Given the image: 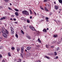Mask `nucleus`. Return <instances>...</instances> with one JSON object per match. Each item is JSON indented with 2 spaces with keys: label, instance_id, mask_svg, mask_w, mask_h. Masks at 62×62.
Listing matches in <instances>:
<instances>
[{
  "label": "nucleus",
  "instance_id": "obj_29",
  "mask_svg": "<svg viewBox=\"0 0 62 62\" xmlns=\"http://www.w3.org/2000/svg\"><path fill=\"white\" fill-rule=\"evenodd\" d=\"M16 37L17 38H18V35H17V34H16Z\"/></svg>",
  "mask_w": 62,
  "mask_h": 62
},
{
  "label": "nucleus",
  "instance_id": "obj_58",
  "mask_svg": "<svg viewBox=\"0 0 62 62\" xmlns=\"http://www.w3.org/2000/svg\"><path fill=\"white\" fill-rule=\"evenodd\" d=\"M46 22H49V20H46Z\"/></svg>",
  "mask_w": 62,
  "mask_h": 62
},
{
  "label": "nucleus",
  "instance_id": "obj_1",
  "mask_svg": "<svg viewBox=\"0 0 62 62\" xmlns=\"http://www.w3.org/2000/svg\"><path fill=\"white\" fill-rule=\"evenodd\" d=\"M2 32L3 33L2 34V36L4 37L5 38H7L8 37L7 34H8V31H2Z\"/></svg>",
  "mask_w": 62,
  "mask_h": 62
},
{
  "label": "nucleus",
  "instance_id": "obj_22",
  "mask_svg": "<svg viewBox=\"0 0 62 62\" xmlns=\"http://www.w3.org/2000/svg\"><path fill=\"white\" fill-rule=\"evenodd\" d=\"M54 38H56L57 37V35L56 34L54 35Z\"/></svg>",
  "mask_w": 62,
  "mask_h": 62
},
{
  "label": "nucleus",
  "instance_id": "obj_37",
  "mask_svg": "<svg viewBox=\"0 0 62 62\" xmlns=\"http://www.w3.org/2000/svg\"><path fill=\"white\" fill-rule=\"evenodd\" d=\"M3 48V46H1L0 47V49H2Z\"/></svg>",
  "mask_w": 62,
  "mask_h": 62
},
{
  "label": "nucleus",
  "instance_id": "obj_24",
  "mask_svg": "<svg viewBox=\"0 0 62 62\" xmlns=\"http://www.w3.org/2000/svg\"><path fill=\"white\" fill-rule=\"evenodd\" d=\"M46 58H47V59H50V58L49 57H48L47 56H46Z\"/></svg>",
  "mask_w": 62,
  "mask_h": 62
},
{
  "label": "nucleus",
  "instance_id": "obj_53",
  "mask_svg": "<svg viewBox=\"0 0 62 62\" xmlns=\"http://www.w3.org/2000/svg\"><path fill=\"white\" fill-rule=\"evenodd\" d=\"M24 21H25V22H26V19H25L24 20Z\"/></svg>",
  "mask_w": 62,
  "mask_h": 62
},
{
  "label": "nucleus",
  "instance_id": "obj_48",
  "mask_svg": "<svg viewBox=\"0 0 62 62\" xmlns=\"http://www.w3.org/2000/svg\"><path fill=\"white\" fill-rule=\"evenodd\" d=\"M13 20L15 21H16V19H13Z\"/></svg>",
  "mask_w": 62,
  "mask_h": 62
},
{
  "label": "nucleus",
  "instance_id": "obj_45",
  "mask_svg": "<svg viewBox=\"0 0 62 62\" xmlns=\"http://www.w3.org/2000/svg\"><path fill=\"white\" fill-rule=\"evenodd\" d=\"M55 22H56L57 24H58V23H57V21H55Z\"/></svg>",
  "mask_w": 62,
  "mask_h": 62
},
{
  "label": "nucleus",
  "instance_id": "obj_50",
  "mask_svg": "<svg viewBox=\"0 0 62 62\" xmlns=\"http://www.w3.org/2000/svg\"><path fill=\"white\" fill-rule=\"evenodd\" d=\"M10 20H11V21H12L13 20V19L12 18H11L10 19Z\"/></svg>",
  "mask_w": 62,
  "mask_h": 62
},
{
  "label": "nucleus",
  "instance_id": "obj_10",
  "mask_svg": "<svg viewBox=\"0 0 62 62\" xmlns=\"http://www.w3.org/2000/svg\"><path fill=\"white\" fill-rule=\"evenodd\" d=\"M31 48V47H28L27 48V50H30Z\"/></svg>",
  "mask_w": 62,
  "mask_h": 62
},
{
  "label": "nucleus",
  "instance_id": "obj_6",
  "mask_svg": "<svg viewBox=\"0 0 62 62\" xmlns=\"http://www.w3.org/2000/svg\"><path fill=\"white\" fill-rule=\"evenodd\" d=\"M59 7L58 5H55V9H56V10H57V9H58V8Z\"/></svg>",
  "mask_w": 62,
  "mask_h": 62
},
{
  "label": "nucleus",
  "instance_id": "obj_39",
  "mask_svg": "<svg viewBox=\"0 0 62 62\" xmlns=\"http://www.w3.org/2000/svg\"><path fill=\"white\" fill-rule=\"evenodd\" d=\"M58 56L56 57V59H58Z\"/></svg>",
  "mask_w": 62,
  "mask_h": 62
},
{
  "label": "nucleus",
  "instance_id": "obj_13",
  "mask_svg": "<svg viewBox=\"0 0 62 62\" xmlns=\"http://www.w3.org/2000/svg\"><path fill=\"white\" fill-rule=\"evenodd\" d=\"M59 2L61 4H62V0H58Z\"/></svg>",
  "mask_w": 62,
  "mask_h": 62
},
{
  "label": "nucleus",
  "instance_id": "obj_21",
  "mask_svg": "<svg viewBox=\"0 0 62 62\" xmlns=\"http://www.w3.org/2000/svg\"><path fill=\"white\" fill-rule=\"evenodd\" d=\"M8 55L9 56H11V55H10V53L9 52H8Z\"/></svg>",
  "mask_w": 62,
  "mask_h": 62
},
{
  "label": "nucleus",
  "instance_id": "obj_15",
  "mask_svg": "<svg viewBox=\"0 0 62 62\" xmlns=\"http://www.w3.org/2000/svg\"><path fill=\"white\" fill-rule=\"evenodd\" d=\"M45 9L46 11H49V10H48V9H47V8H46L45 7Z\"/></svg>",
  "mask_w": 62,
  "mask_h": 62
},
{
  "label": "nucleus",
  "instance_id": "obj_33",
  "mask_svg": "<svg viewBox=\"0 0 62 62\" xmlns=\"http://www.w3.org/2000/svg\"><path fill=\"white\" fill-rule=\"evenodd\" d=\"M47 1H48V0H44V2H47Z\"/></svg>",
  "mask_w": 62,
  "mask_h": 62
},
{
  "label": "nucleus",
  "instance_id": "obj_16",
  "mask_svg": "<svg viewBox=\"0 0 62 62\" xmlns=\"http://www.w3.org/2000/svg\"><path fill=\"white\" fill-rule=\"evenodd\" d=\"M29 10L30 11V14H32V11H31V9H29Z\"/></svg>",
  "mask_w": 62,
  "mask_h": 62
},
{
  "label": "nucleus",
  "instance_id": "obj_4",
  "mask_svg": "<svg viewBox=\"0 0 62 62\" xmlns=\"http://www.w3.org/2000/svg\"><path fill=\"white\" fill-rule=\"evenodd\" d=\"M23 50H24V47H21V52L22 54L23 53Z\"/></svg>",
  "mask_w": 62,
  "mask_h": 62
},
{
  "label": "nucleus",
  "instance_id": "obj_3",
  "mask_svg": "<svg viewBox=\"0 0 62 62\" xmlns=\"http://www.w3.org/2000/svg\"><path fill=\"white\" fill-rule=\"evenodd\" d=\"M30 28H31V29L33 31H37V30L35 29V28H34L33 27H31V26H30Z\"/></svg>",
  "mask_w": 62,
  "mask_h": 62
},
{
  "label": "nucleus",
  "instance_id": "obj_46",
  "mask_svg": "<svg viewBox=\"0 0 62 62\" xmlns=\"http://www.w3.org/2000/svg\"><path fill=\"white\" fill-rule=\"evenodd\" d=\"M51 48H54V46H51Z\"/></svg>",
  "mask_w": 62,
  "mask_h": 62
},
{
  "label": "nucleus",
  "instance_id": "obj_34",
  "mask_svg": "<svg viewBox=\"0 0 62 62\" xmlns=\"http://www.w3.org/2000/svg\"><path fill=\"white\" fill-rule=\"evenodd\" d=\"M3 8V7L2 6H0V9H1V8Z\"/></svg>",
  "mask_w": 62,
  "mask_h": 62
},
{
  "label": "nucleus",
  "instance_id": "obj_7",
  "mask_svg": "<svg viewBox=\"0 0 62 62\" xmlns=\"http://www.w3.org/2000/svg\"><path fill=\"white\" fill-rule=\"evenodd\" d=\"M27 55L28 56H30L31 55V54L30 53H29V52L27 51Z\"/></svg>",
  "mask_w": 62,
  "mask_h": 62
},
{
  "label": "nucleus",
  "instance_id": "obj_2",
  "mask_svg": "<svg viewBox=\"0 0 62 62\" xmlns=\"http://www.w3.org/2000/svg\"><path fill=\"white\" fill-rule=\"evenodd\" d=\"M22 13L24 15H29V13H28V12L26 11H22Z\"/></svg>",
  "mask_w": 62,
  "mask_h": 62
},
{
  "label": "nucleus",
  "instance_id": "obj_8",
  "mask_svg": "<svg viewBox=\"0 0 62 62\" xmlns=\"http://www.w3.org/2000/svg\"><path fill=\"white\" fill-rule=\"evenodd\" d=\"M6 17L3 16L2 18L0 19V21H2V20H3L4 19H6Z\"/></svg>",
  "mask_w": 62,
  "mask_h": 62
},
{
  "label": "nucleus",
  "instance_id": "obj_49",
  "mask_svg": "<svg viewBox=\"0 0 62 62\" xmlns=\"http://www.w3.org/2000/svg\"><path fill=\"white\" fill-rule=\"evenodd\" d=\"M37 33V34H39V31H36Z\"/></svg>",
  "mask_w": 62,
  "mask_h": 62
},
{
  "label": "nucleus",
  "instance_id": "obj_56",
  "mask_svg": "<svg viewBox=\"0 0 62 62\" xmlns=\"http://www.w3.org/2000/svg\"><path fill=\"white\" fill-rule=\"evenodd\" d=\"M59 10H60V11H61L62 10V9H59Z\"/></svg>",
  "mask_w": 62,
  "mask_h": 62
},
{
  "label": "nucleus",
  "instance_id": "obj_61",
  "mask_svg": "<svg viewBox=\"0 0 62 62\" xmlns=\"http://www.w3.org/2000/svg\"><path fill=\"white\" fill-rule=\"evenodd\" d=\"M46 29H47V30H49V29H48V28H47Z\"/></svg>",
  "mask_w": 62,
  "mask_h": 62
},
{
  "label": "nucleus",
  "instance_id": "obj_20",
  "mask_svg": "<svg viewBox=\"0 0 62 62\" xmlns=\"http://www.w3.org/2000/svg\"><path fill=\"white\" fill-rule=\"evenodd\" d=\"M23 28L25 30H26V26H23Z\"/></svg>",
  "mask_w": 62,
  "mask_h": 62
},
{
  "label": "nucleus",
  "instance_id": "obj_36",
  "mask_svg": "<svg viewBox=\"0 0 62 62\" xmlns=\"http://www.w3.org/2000/svg\"><path fill=\"white\" fill-rule=\"evenodd\" d=\"M21 56L22 57H23V54L22 53L21 54Z\"/></svg>",
  "mask_w": 62,
  "mask_h": 62
},
{
  "label": "nucleus",
  "instance_id": "obj_9",
  "mask_svg": "<svg viewBox=\"0 0 62 62\" xmlns=\"http://www.w3.org/2000/svg\"><path fill=\"white\" fill-rule=\"evenodd\" d=\"M16 50L18 53H19V51L20 50V48L18 47L16 49Z\"/></svg>",
  "mask_w": 62,
  "mask_h": 62
},
{
  "label": "nucleus",
  "instance_id": "obj_64",
  "mask_svg": "<svg viewBox=\"0 0 62 62\" xmlns=\"http://www.w3.org/2000/svg\"><path fill=\"white\" fill-rule=\"evenodd\" d=\"M48 55H50L51 54L50 53L48 54Z\"/></svg>",
  "mask_w": 62,
  "mask_h": 62
},
{
  "label": "nucleus",
  "instance_id": "obj_25",
  "mask_svg": "<svg viewBox=\"0 0 62 62\" xmlns=\"http://www.w3.org/2000/svg\"><path fill=\"white\" fill-rule=\"evenodd\" d=\"M40 8L41 9H42V10H43V9H44L43 8H42L41 6H40Z\"/></svg>",
  "mask_w": 62,
  "mask_h": 62
},
{
  "label": "nucleus",
  "instance_id": "obj_43",
  "mask_svg": "<svg viewBox=\"0 0 62 62\" xmlns=\"http://www.w3.org/2000/svg\"><path fill=\"white\" fill-rule=\"evenodd\" d=\"M56 41H54L53 42V43H55Z\"/></svg>",
  "mask_w": 62,
  "mask_h": 62
},
{
  "label": "nucleus",
  "instance_id": "obj_42",
  "mask_svg": "<svg viewBox=\"0 0 62 62\" xmlns=\"http://www.w3.org/2000/svg\"><path fill=\"white\" fill-rule=\"evenodd\" d=\"M34 14L35 16H36V15H37V14L35 12H34Z\"/></svg>",
  "mask_w": 62,
  "mask_h": 62
},
{
  "label": "nucleus",
  "instance_id": "obj_28",
  "mask_svg": "<svg viewBox=\"0 0 62 62\" xmlns=\"http://www.w3.org/2000/svg\"><path fill=\"white\" fill-rule=\"evenodd\" d=\"M46 46L47 48H48V47H49V46L48 45H46Z\"/></svg>",
  "mask_w": 62,
  "mask_h": 62
},
{
  "label": "nucleus",
  "instance_id": "obj_19",
  "mask_svg": "<svg viewBox=\"0 0 62 62\" xmlns=\"http://www.w3.org/2000/svg\"><path fill=\"white\" fill-rule=\"evenodd\" d=\"M15 10L16 11H17V12H18V11H19V10L18 9H17L16 8L15 9Z\"/></svg>",
  "mask_w": 62,
  "mask_h": 62
},
{
  "label": "nucleus",
  "instance_id": "obj_35",
  "mask_svg": "<svg viewBox=\"0 0 62 62\" xmlns=\"http://www.w3.org/2000/svg\"><path fill=\"white\" fill-rule=\"evenodd\" d=\"M27 22L28 23H30V21L29 20H27Z\"/></svg>",
  "mask_w": 62,
  "mask_h": 62
},
{
  "label": "nucleus",
  "instance_id": "obj_14",
  "mask_svg": "<svg viewBox=\"0 0 62 62\" xmlns=\"http://www.w3.org/2000/svg\"><path fill=\"white\" fill-rule=\"evenodd\" d=\"M11 31H14V30L13 29V28H12V27H11Z\"/></svg>",
  "mask_w": 62,
  "mask_h": 62
},
{
  "label": "nucleus",
  "instance_id": "obj_12",
  "mask_svg": "<svg viewBox=\"0 0 62 62\" xmlns=\"http://www.w3.org/2000/svg\"><path fill=\"white\" fill-rule=\"evenodd\" d=\"M38 41L39 43H41V40H40L39 38L38 39Z\"/></svg>",
  "mask_w": 62,
  "mask_h": 62
},
{
  "label": "nucleus",
  "instance_id": "obj_11",
  "mask_svg": "<svg viewBox=\"0 0 62 62\" xmlns=\"http://www.w3.org/2000/svg\"><path fill=\"white\" fill-rule=\"evenodd\" d=\"M15 15L16 16H19V15L18 14V12H16L15 13Z\"/></svg>",
  "mask_w": 62,
  "mask_h": 62
},
{
  "label": "nucleus",
  "instance_id": "obj_40",
  "mask_svg": "<svg viewBox=\"0 0 62 62\" xmlns=\"http://www.w3.org/2000/svg\"><path fill=\"white\" fill-rule=\"evenodd\" d=\"M21 32L23 34H24V32H23V31H21Z\"/></svg>",
  "mask_w": 62,
  "mask_h": 62
},
{
  "label": "nucleus",
  "instance_id": "obj_38",
  "mask_svg": "<svg viewBox=\"0 0 62 62\" xmlns=\"http://www.w3.org/2000/svg\"><path fill=\"white\" fill-rule=\"evenodd\" d=\"M43 31H46V29H44L43 30Z\"/></svg>",
  "mask_w": 62,
  "mask_h": 62
},
{
  "label": "nucleus",
  "instance_id": "obj_47",
  "mask_svg": "<svg viewBox=\"0 0 62 62\" xmlns=\"http://www.w3.org/2000/svg\"><path fill=\"white\" fill-rule=\"evenodd\" d=\"M2 56L0 54V58H2Z\"/></svg>",
  "mask_w": 62,
  "mask_h": 62
},
{
  "label": "nucleus",
  "instance_id": "obj_60",
  "mask_svg": "<svg viewBox=\"0 0 62 62\" xmlns=\"http://www.w3.org/2000/svg\"><path fill=\"white\" fill-rule=\"evenodd\" d=\"M10 6H11V5H12V4L11 3H10Z\"/></svg>",
  "mask_w": 62,
  "mask_h": 62
},
{
  "label": "nucleus",
  "instance_id": "obj_23",
  "mask_svg": "<svg viewBox=\"0 0 62 62\" xmlns=\"http://www.w3.org/2000/svg\"><path fill=\"white\" fill-rule=\"evenodd\" d=\"M12 50H15V48L14 47H12L11 48Z\"/></svg>",
  "mask_w": 62,
  "mask_h": 62
},
{
  "label": "nucleus",
  "instance_id": "obj_18",
  "mask_svg": "<svg viewBox=\"0 0 62 62\" xmlns=\"http://www.w3.org/2000/svg\"><path fill=\"white\" fill-rule=\"evenodd\" d=\"M54 55H57V52H54Z\"/></svg>",
  "mask_w": 62,
  "mask_h": 62
},
{
  "label": "nucleus",
  "instance_id": "obj_54",
  "mask_svg": "<svg viewBox=\"0 0 62 62\" xmlns=\"http://www.w3.org/2000/svg\"><path fill=\"white\" fill-rule=\"evenodd\" d=\"M57 22L58 23H60V21L59 20H58Z\"/></svg>",
  "mask_w": 62,
  "mask_h": 62
},
{
  "label": "nucleus",
  "instance_id": "obj_52",
  "mask_svg": "<svg viewBox=\"0 0 62 62\" xmlns=\"http://www.w3.org/2000/svg\"><path fill=\"white\" fill-rule=\"evenodd\" d=\"M30 19H32V16H31L30 17Z\"/></svg>",
  "mask_w": 62,
  "mask_h": 62
},
{
  "label": "nucleus",
  "instance_id": "obj_5",
  "mask_svg": "<svg viewBox=\"0 0 62 62\" xmlns=\"http://www.w3.org/2000/svg\"><path fill=\"white\" fill-rule=\"evenodd\" d=\"M26 36L27 38H28V39H31V37L30 36H28V34H26Z\"/></svg>",
  "mask_w": 62,
  "mask_h": 62
},
{
  "label": "nucleus",
  "instance_id": "obj_26",
  "mask_svg": "<svg viewBox=\"0 0 62 62\" xmlns=\"http://www.w3.org/2000/svg\"><path fill=\"white\" fill-rule=\"evenodd\" d=\"M21 20H24V17H23L21 18Z\"/></svg>",
  "mask_w": 62,
  "mask_h": 62
},
{
  "label": "nucleus",
  "instance_id": "obj_27",
  "mask_svg": "<svg viewBox=\"0 0 62 62\" xmlns=\"http://www.w3.org/2000/svg\"><path fill=\"white\" fill-rule=\"evenodd\" d=\"M56 51H58L59 50V47H58L56 49Z\"/></svg>",
  "mask_w": 62,
  "mask_h": 62
},
{
  "label": "nucleus",
  "instance_id": "obj_62",
  "mask_svg": "<svg viewBox=\"0 0 62 62\" xmlns=\"http://www.w3.org/2000/svg\"><path fill=\"white\" fill-rule=\"evenodd\" d=\"M61 41H62V38L61 39Z\"/></svg>",
  "mask_w": 62,
  "mask_h": 62
},
{
  "label": "nucleus",
  "instance_id": "obj_17",
  "mask_svg": "<svg viewBox=\"0 0 62 62\" xmlns=\"http://www.w3.org/2000/svg\"><path fill=\"white\" fill-rule=\"evenodd\" d=\"M21 60H22L21 59H18V61L17 62H21Z\"/></svg>",
  "mask_w": 62,
  "mask_h": 62
},
{
  "label": "nucleus",
  "instance_id": "obj_30",
  "mask_svg": "<svg viewBox=\"0 0 62 62\" xmlns=\"http://www.w3.org/2000/svg\"><path fill=\"white\" fill-rule=\"evenodd\" d=\"M11 33L12 34H14V31H11Z\"/></svg>",
  "mask_w": 62,
  "mask_h": 62
},
{
  "label": "nucleus",
  "instance_id": "obj_57",
  "mask_svg": "<svg viewBox=\"0 0 62 62\" xmlns=\"http://www.w3.org/2000/svg\"><path fill=\"white\" fill-rule=\"evenodd\" d=\"M15 23L17 24V22H15Z\"/></svg>",
  "mask_w": 62,
  "mask_h": 62
},
{
  "label": "nucleus",
  "instance_id": "obj_31",
  "mask_svg": "<svg viewBox=\"0 0 62 62\" xmlns=\"http://www.w3.org/2000/svg\"><path fill=\"white\" fill-rule=\"evenodd\" d=\"M9 1V0H6L5 2H7H7H8Z\"/></svg>",
  "mask_w": 62,
  "mask_h": 62
},
{
  "label": "nucleus",
  "instance_id": "obj_44",
  "mask_svg": "<svg viewBox=\"0 0 62 62\" xmlns=\"http://www.w3.org/2000/svg\"><path fill=\"white\" fill-rule=\"evenodd\" d=\"M2 62H5V61L4 60H3Z\"/></svg>",
  "mask_w": 62,
  "mask_h": 62
},
{
  "label": "nucleus",
  "instance_id": "obj_55",
  "mask_svg": "<svg viewBox=\"0 0 62 62\" xmlns=\"http://www.w3.org/2000/svg\"><path fill=\"white\" fill-rule=\"evenodd\" d=\"M47 5L48 7H50V4H48Z\"/></svg>",
  "mask_w": 62,
  "mask_h": 62
},
{
  "label": "nucleus",
  "instance_id": "obj_63",
  "mask_svg": "<svg viewBox=\"0 0 62 62\" xmlns=\"http://www.w3.org/2000/svg\"><path fill=\"white\" fill-rule=\"evenodd\" d=\"M6 31H8L7 30L5 29Z\"/></svg>",
  "mask_w": 62,
  "mask_h": 62
},
{
  "label": "nucleus",
  "instance_id": "obj_32",
  "mask_svg": "<svg viewBox=\"0 0 62 62\" xmlns=\"http://www.w3.org/2000/svg\"><path fill=\"white\" fill-rule=\"evenodd\" d=\"M46 20H49V18L48 17H46Z\"/></svg>",
  "mask_w": 62,
  "mask_h": 62
},
{
  "label": "nucleus",
  "instance_id": "obj_41",
  "mask_svg": "<svg viewBox=\"0 0 62 62\" xmlns=\"http://www.w3.org/2000/svg\"><path fill=\"white\" fill-rule=\"evenodd\" d=\"M8 8L9 9V10H11V9L10 8L8 7Z\"/></svg>",
  "mask_w": 62,
  "mask_h": 62
},
{
  "label": "nucleus",
  "instance_id": "obj_51",
  "mask_svg": "<svg viewBox=\"0 0 62 62\" xmlns=\"http://www.w3.org/2000/svg\"><path fill=\"white\" fill-rule=\"evenodd\" d=\"M54 4H56V2H55V1H54Z\"/></svg>",
  "mask_w": 62,
  "mask_h": 62
},
{
  "label": "nucleus",
  "instance_id": "obj_59",
  "mask_svg": "<svg viewBox=\"0 0 62 62\" xmlns=\"http://www.w3.org/2000/svg\"><path fill=\"white\" fill-rule=\"evenodd\" d=\"M25 52H27V50L25 49Z\"/></svg>",
  "mask_w": 62,
  "mask_h": 62
}]
</instances>
